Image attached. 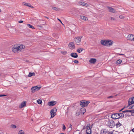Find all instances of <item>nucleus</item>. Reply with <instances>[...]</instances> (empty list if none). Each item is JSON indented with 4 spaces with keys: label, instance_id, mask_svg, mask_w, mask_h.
I'll use <instances>...</instances> for the list:
<instances>
[{
    "label": "nucleus",
    "instance_id": "obj_12",
    "mask_svg": "<svg viewBox=\"0 0 134 134\" xmlns=\"http://www.w3.org/2000/svg\"><path fill=\"white\" fill-rule=\"evenodd\" d=\"M56 104L55 101L53 100L49 102L48 104V105L49 106H52L55 105Z\"/></svg>",
    "mask_w": 134,
    "mask_h": 134
},
{
    "label": "nucleus",
    "instance_id": "obj_9",
    "mask_svg": "<svg viewBox=\"0 0 134 134\" xmlns=\"http://www.w3.org/2000/svg\"><path fill=\"white\" fill-rule=\"evenodd\" d=\"M18 45H14L12 48V51L14 53L18 51Z\"/></svg>",
    "mask_w": 134,
    "mask_h": 134
},
{
    "label": "nucleus",
    "instance_id": "obj_3",
    "mask_svg": "<svg viewBox=\"0 0 134 134\" xmlns=\"http://www.w3.org/2000/svg\"><path fill=\"white\" fill-rule=\"evenodd\" d=\"M108 126L110 128H112L115 126L114 121L112 120H109L108 122Z\"/></svg>",
    "mask_w": 134,
    "mask_h": 134
},
{
    "label": "nucleus",
    "instance_id": "obj_30",
    "mask_svg": "<svg viewBox=\"0 0 134 134\" xmlns=\"http://www.w3.org/2000/svg\"><path fill=\"white\" fill-rule=\"evenodd\" d=\"M42 101L41 100L39 99L37 100V103L39 104H41L42 103Z\"/></svg>",
    "mask_w": 134,
    "mask_h": 134
},
{
    "label": "nucleus",
    "instance_id": "obj_20",
    "mask_svg": "<svg viewBox=\"0 0 134 134\" xmlns=\"http://www.w3.org/2000/svg\"><path fill=\"white\" fill-rule=\"evenodd\" d=\"M108 8L109 9V11L110 12L115 13L116 11L114 9L111 7H109Z\"/></svg>",
    "mask_w": 134,
    "mask_h": 134
},
{
    "label": "nucleus",
    "instance_id": "obj_33",
    "mask_svg": "<svg viewBox=\"0 0 134 134\" xmlns=\"http://www.w3.org/2000/svg\"><path fill=\"white\" fill-rule=\"evenodd\" d=\"M61 53L64 55H66L67 53V52L66 51H63L61 52Z\"/></svg>",
    "mask_w": 134,
    "mask_h": 134
},
{
    "label": "nucleus",
    "instance_id": "obj_48",
    "mask_svg": "<svg viewBox=\"0 0 134 134\" xmlns=\"http://www.w3.org/2000/svg\"><path fill=\"white\" fill-rule=\"evenodd\" d=\"M132 111V110H128V112H131V113Z\"/></svg>",
    "mask_w": 134,
    "mask_h": 134
},
{
    "label": "nucleus",
    "instance_id": "obj_40",
    "mask_svg": "<svg viewBox=\"0 0 134 134\" xmlns=\"http://www.w3.org/2000/svg\"><path fill=\"white\" fill-rule=\"evenodd\" d=\"M74 62L75 63L77 64L79 63V61L78 60H75L74 61Z\"/></svg>",
    "mask_w": 134,
    "mask_h": 134
},
{
    "label": "nucleus",
    "instance_id": "obj_17",
    "mask_svg": "<svg viewBox=\"0 0 134 134\" xmlns=\"http://www.w3.org/2000/svg\"><path fill=\"white\" fill-rule=\"evenodd\" d=\"M70 56L74 58H76L78 57V55L76 53H72L70 54Z\"/></svg>",
    "mask_w": 134,
    "mask_h": 134
},
{
    "label": "nucleus",
    "instance_id": "obj_25",
    "mask_svg": "<svg viewBox=\"0 0 134 134\" xmlns=\"http://www.w3.org/2000/svg\"><path fill=\"white\" fill-rule=\"evenodd\" d=\"M107 40H101V43L102 45L106 46Z\"/></svg>",
    "mask_w": 134,
    "mask_h": 134
},
{
    "label": "nucleus",
    "instance_id": "obj_1",
    "mask_svg": "<svg viewBox=\"0 0 134 134\" xmlns=\"http://www.w3.org/2000/svg\"><path fill=\"white\" fill-rule=\"evenodd\" d=\"M82 37L81 36H77L75 37L74 41L75 44L77 45L80 44Z\"/></svg>",
    "mask_w": 134,
    "mask_h": 134
},
{
    "label": "nucleus",
    "instance_id": "obj_34",
    "mask_svg": "<svg viewBox=\"0 0 134 134\" xmlns=\"http://www.w3.org/2000/svg\"><path fill=\"white\" fill-rule=\"evenodd\" d=\"M52 8L53 9L55 10L58 11L59 10V9L56 7H52Z\"/></svg>",
    "mask_w": 134,
    "mask_h": 134
},
{
    "label": "nucleus",
    "instance_id": "obj_43",
    "mask_svg": "<svg viewBox=\"0 0 134 134\" xmlns=\"http://www.w3.org/2000/svg\"><path fill=\"white\" fill-rule=\"evenodd\" d=\"M83 109H84V110L83 111V112L82 113L83 114L85 112L86 110L84 108H83Z\"/></svg>",
    "mask_w": 134,
    "mask_h": 134
},
{
    "label": "nucleus",
    "instance_id": "obj_46",
    "mask_svg": "<svg viewBox=\"0 0 134 134\" xmlns=\"http://www.w3.org/2000/svg\"><path fill=\"white\" fill-rule=\"evenodd\" d=\"M111 19L112 20H115V18L113 17H111Z\"/></svg>",
    "mask_w": 134,
    "mask_h": 134
},
{
    "label": "nucleus",
    "instance_id": "obj_32",
    "mask_svg": "<svg viewBox=\"0 0 134 134\" xmlns=\"http://www.w3.org/2000/svg\"><path fill=\"white\" fill-rule=\"evenodd\" d=\"M27 26L29 28H31L32 29H35L34 27L33 26H32V25H31L30 24H28L27 25Z\"/></svg>",
    "mask_w": 134,
    "mask_h": 134
},
{
    "label": "nucleus",
    "instance_id": "obj_15",
    "mask_svg": "<svg viewBox=\"0 0 134 134\" xmlns=\"http://www.w3.org/2000/svg\"><path fill=\"white\" fill-rule=\"evenodd\" d=\"M96 59L95 58H91L89 60V62L91 64H94L96 62Z\"/></svg>",
    "mask_w": 134,
    "mask_h": 134
},
{
    "label": "nucleus",
    "instance_id": "obj_14",
    "mask_svg": "<svg viewBox=\"0 0 134 134\" xmlns=\"http://www.w3.org/2000/svg\"><path fill=\"white\" fill-rule=\"evenodd\" d=\"M91 127H90V126L87 128L86 130V132L87 134H90L91 133Z\"/></svg>",
    "mask_w": 134,
    "mask_h": 134
},
{
    "label": "nucleus",
    "instance_id": "obj_50",
    "mask_svg": "<svg viewBox=\"0 0 134 134\" xmlns=\"http://www.w3.org/2000/svg\"><path fill=\"white\" fill-rule=\"evenodd\" d=\"M131 131L134 132V128Z\"/></svg>",
    "mask_w": 134,
    "mask_h": 134
},
{
    "label": "nucleus",
    "instance_id": "obj_29",
    "mask_svg": "<svg viewBox=\"0 0 134 134\" xmlns=\"http://www.w3.org/2000/svg\"><path fill=\"white\" fill-rule=\"evenodd\" d=\"M90 124H88L86 127L84 126L83 128V129H87V128L90 126Z\"/></svg>",
    "mask_w": 134,
    "mask_h": 134
},
{
    "label": "nucleus",
    "instance_id": "obj_31",
    "mask_svg": "<svg viewBox=\"0 0 134 134\" xmlns=\"http://www.w3.org/2000/svg\"><path fill=\"white\" fill-rule=\"evenodd\" d=\"M18 134H25V133L23 130H21L19 131Z\"/></svg>",
    "mask_w": 134,
    "mask_h": 134
},
{
    "label": "nucleus",
    "instance_id": "obj_10",
    "mask_svg": "<svg viewBox=\"0 0 134 134\" xmlns=\"http://www.w3.org/2000/svg\"><path fill=\"white\" fill-rule=\"evenodd\" d=\"M103 131V134H113V132L109 131L106 129H104L102 130Z\"/></svg>",
    "mask_w": 134,
    "mask_h": 134
},
{
    "label": "nucleus",
    "instance_id": "obj_41",
    "mask_svg": "<svg viewBox=\"0 0 134 134\" xmlns=\"http://www.w3.org/2000/svg\"><path fill=\"white\" fill-rule=\"evenodd\" d=\"M113 96H110L108 97H107V98L108 99L110 98H113Z\"/></svg>",
    "mask_w": 134,
    "mask_h": 134
},
{
    "label": "nucleus",
    "instance_id": "obj_7",
    "mask_svg": "<svg viewBox=\"0 0 134 134\" xmlns=\"http://www.w3.org/2000/svg\"><path fill=\"white\" fill-rule=\"evenodd\" d=\"M133 97H132L130 98L129 100L128 101V106L126 107H128L130 105H131L134 103V100H133Z\"/></svg>",
    "mask_w": 134,
    "mask_h": 134
},
{
    "label": "nucleus",
    "instance_id": "obj_52",
    "mask_svg": "<svg viewBox=\"0 0 134 134\" xmlns=\"http://www.w3.org/2000/svg\"><path fill=\"white\" fill-rule=\"evenodd\" d=\"M132 109H134V105L132 106Z\"/></svg>",
    "mask_w": 134,
    "mask_h": 134
},
{
    "label": "nucleus",
    "instance_id": "obj_53",
    "mask_svg": "<svg viewBox=\"0 0 134 134\" xmlns=\"http://www.w3.org/2000/svg\"><path fill=\"white\" fill-rule=\"evenodd\" d=\"M93 124H92V125H91V126H90V127H91V128H92V126H93Z\"/></svg>",
    "mask_w": 134,
    "mask_h": 134
},
{
    "label": "nucleus",
    "instance_id": "obj_56",
    "mask_svg": "<svg viewBox=\"0 0 134 134\" xmlns=\"http://www.w3.org/2000/svg\"><path fill=\"white\" fill-rule=\"evenodd\" d=\"M60 134H64L63 133H61Z\"/></svg>",
    "mask_w": 134,
    "mask_h": 134
},
{
    "label": "nucleus",
    "instance_id": "obj_27",
    "mask_svg": "<svg viewBox=\"0 0 134 134\" xmlns=\"http://www.w3.org/2000/svg\"><path fill=\"white\" fill-rule=\"evenodd\" d=\"M119 114V116H120V117L123 118L124 117V115L122 113H120Z\"/></svg>",
    "mask_w": 134,
    "mask_h": 134
},
{
    "label": "nucleus",
    "instance_id": "obj_49",
    "mask_svg": "<svg viewBox=\"0 0 134 134\" xmlns=\"http://www.w3.org/2000/svg\"><path fill=\"white\" fill-rule=\"evenodd\" d=\"M129 109H132V106H131V107H130L129 108Z\"/></svg>",
    "mask_w": 134,
    "mask_h": 134
},
{
    "label": "nucleus",
    "instance_id": "obj_8",
    "mask_svg": "<svg viewBox=\"0 0 134 134\" xmlns=\"http://www.w3.org/2000/svg\"><path fill=\"white\" fill-rule=\"evenodd\" d=\"M127 38V39L129 40L134 41V35L132 34L128 35Z\"/></svg>",
    "mask_w": 134,
    "mask_h": 134
},
{
    "label": "nucleus",
    "instance_id": "obj_19",
    "mask_svg": "<svg viewBox=\"0 0 134 134\" xmlns=\"http://www.w3.org/2000/svg\"><path fill=\"white\" fill-rule=\"evenodd\" d=\"M106 43V46L111 45L113 44V42L110 40H107Z\"/></svg>",
    "mask_w": 134,
    "mask_h": 134
},
{
    "label": "nucleus",
    "instance_id": "obj_51",
    "mask_svg": "<svg viewBox=\"0 0 134 134\" xmlns=\"http://www.w3.org/2000/svg\"><path fill=\"white\" fill-rule=\"evenodd\" d=\"M125 107H124V108H123L122 109H121V110H120V111H121L122 110L124 109V108Z\"/></svg>",
    "mask_w": 134,
    "mask_h": 134
},
{
    "label": "nucleus",
    "instance_id": "obj_44",
    "mask_svg": "<svg viewBox=\"0 0 134 134\" xmlns=\"http://www.w3.org/2000/svg\"><path fill=\"white\" fill-rule=\"evenodd\" d=\"M123 113L128 112V110H126L122 111Z\"/></svg>",
    "mask_w": 134,
    "mask_h": 134
},
{
    "label": "nucleus",
    "instance_id": "obj_36",
    "mask_svg": "<svg viewBox=\"0 0 134 134\" xmlns=\"http://www.w3.org/2000/svg\"><path fill=\"white\" fill-rule=\"evenodd\" d=\"M66 129V127L63 124V129L64 130H65Z\"/></svg>",
    "mask_w": 134,
    "mask_h": 134
},
{
    "label": "nucleus",
    "instance_id": "obj_42",
    "mask_svg": "<svg viewBox=\"0 0 134 134\" xmlns=\"http://www.w3.org/2000/svg\"><path fill=\"white\" fill-rule=\"evenodd\" d=\"M6 95L5 94H0V97H3V96H5Z\"/></svg>",
    "mask_w": 134,
    "mask_h": 134
},
{
    "label": "nucleus",
    "instance_id": "obj_26",
    "mask_svg": "<svg viewBox=\"0 0 134 134\" xmlns=\"http://www.w3.org/2000/svg\"><path fill=\"white\" fill-rule=\"evenodd\" d=\"M35 75V73L34 72L31 73V72H30L28 75V76L29 77H31L32 76H34Z\"/></svg>",
    "mask_w": 134,
    "mask_h": 134
},
{
    "label": "nucleus",
    "instance_id": "obj_54",
    "mask_svg": "<svg viewBox=\"0 0 134 134\" xmlns=\"http://www.w3.org/2000/svg\"><path fill=\"white\" fill-rule=\"evenodd\" d=\"M120 55H124V54H120Z\"/></svg>",
    "mask_w": 134,
    "mask_h": 134
},
{
    "label": "nucleus",
    "instance_id": "obj_45",
    "mask_svg": "<svg viewBox=\"0 0 134 134\" xmlns=\"http://www.w3.org/2000/svg\"><path fill=\"white\" fill-rule=\"evenodd\" d=\"M58 19L59 21L60 22V23H61L62 24H63H63L62 23V22L60 20V19H58H58Z\"/></svg>",
    "mask_w": 134,
    "mask_h": 134
},
{
    "label": "nucleus",
    "instance_id": "obj_35",
    "mask_svg": "<svg viewBox=\"0 0 134 134\" xmlns=\"http://www.w3.org/2000/svg\"><path fill=\"white\" fill-rule=\"evenodd\" d=\"M11 126L12 128H13V129L15 128L16 127V126L15 125H13V124L11 125Z\"/></svg>",
    "mask_w": 134,
    "mask_h": 134
},
{
    "label": "nucleus",
    "instance_id": "obj_47",
    "mask_svg": "<svg viewBox=\"0 0 134 134\" xmlns=\"http://www.w3.org/2000/svg\"><path fill=\"white\" fill-rule=\"evenodd\" d=\"M19 23H22L23 22V21H19Z\"/></svg>",
    "mask_w": 134,
    "mask_h": 134
},
{
    "label": "nucleus",
    "instance_id": "obj_13",
    "mask_svg": "<svg viewBox=\"0 0 134 134\" xmlns=\"http://www.w3.org/2000/svg\"><path fill=\"white\" fill-rule=\"evenodd\" d=\"M18 51L21 50L22 49H24L25 48V46L24 45L21 44L20 45H18Z\"/></svg>",
    "mask_w": 134,
    "mask_h": 134
},
{
    "label": "nucleus",
    "instance_id": "obj_39",
    "mask_svg": "<svg viewBox=\"0 0 134 134\" xmlns=\"http://www.w3.org/2000/svg\"><path fill=\"white\" fill-rule=\"evenodd\" d=\"M72 127V125H71V124H70L69 125V128H70L71 129V130Z\"/></svg>",
    "mask_w": 134,
    "mask_h": 134
},
{
    "label": "nucleus",
    "instance_id": "obj_18",
    "mask_svg": "<svg viewBox=\"0 0 134 134\" xmlns=\"http://www.w3.org/2000/svg\"><path fill=\"white\" fill-rule=\"evenodd\" d=\"M26 102L25 101H24L22 102L20 105L19 106V107L20 108H21L25 106L26 105Z\"/></svg>",
    "mask_w": 134,
    "mask_h": 134
},
{
    "label": "nucleus",
    "instance_id": "obj_5",
    "mask_svg": "<svg viewBox=\"0 0 134 134\" xmlns=\"http://www.w3.org/2000/svg\"><path fill=\"white\" fill-rule=\"evenodd\" d=\"M41 87H38L37 86H36L32 87L31 90L32 92L34 93L36 91L39 90Z\"/></svg>",
    "mask_w": 134,
    "mask_h": 134
},
{
    "label": "nucleus",
    "instance_id": "obj_23",
    "mask_svg": "<svg viewBox=\"0 0 134 134\" xmlns=\"http://www.w3.org/2000/svg\"><path fill=\"white\" fill-rule=\"evenodd\" d=\"M115 126L116 128H118L119 127H121V126H122V125L118 121L115 125Z\"/></svg>",
    "mask_w": 134,
    "mask_h": 134
},
{
    "label": "nucleus",
    "instance_id": "obj_4",
    "mask_svg": "<svg viewBox=\"0 0 134 134\" xmlns=\"http://www.w3.org/2000/svg\"><path fill=\"white\" fill-rule=\"evenodd\" d=\"M57 109L55 108H53L51 110V118H53L56 115L55 113L57 111Z\"/></svg>",
    "mask_w": 134,
    "mask_h": 134
},
{
    "label": "nucleus",
    "instance_id": "obj_2",
    "mask_svg": "<svg viewBox=\"0 0 134 134\" xmlns=\"http://www.w3.org/2000/svg\"><path fill=\"white\" fill-rule=\"evenodd\" d=\"M89 103V101L82 100L80 102V104L82 107H84L87 106Z\"/></svg>",
    "mask_w": 134,
    "mask_h": 134
},
{
    "label": "nucleus",
    "instance_id": "obj_11",
    "mask_svg": "<svg viewBox=\"0 0 134 134\" xmlns=\"http://www.w3.org/2000/svg\"><path fill=\"white\" fill-rule=\"evenodd\" d=\"M69 46L71 49H74L75 48V44L73 42H70Z\"/></svg>",
    "mask_w": 134,
    "mask_h": 134
},
{
    "label": "nucleus",
    "instance_id": "obj_6",
    "mask_svg": "<svg viewBox=\"0 0 134 134\" xmlns=\"http://www.w3.org/2000/svg\"><path fill=\"white\" fill-rule=\"evenodd\" d=\"M119 114L118 113H115L111 115V118L113 119H117L120 118L119 116Z\"/></svg>",
    "mask_w": 134,
    "mask_h": 134
},
{
    "label": "nucleus",
    "instance_id": "obj_37",
    "mask_svg": "<svg viewBox=\"0 0 134 134\" xmlns=\"http://www.w3.org/2000/svg\"><path fill=\"white\" fill-rule=\"evenodd\" d=\"M132 111H132L131 113V115L132 116H134V110H132Z\"/></svg>",
    "mask_w": 134,
    "mask_h": 134
},
{
    "label": "nucleus",
    "instance_id": "obj_28",
    "mask_svg": "<svg viewBox=\"0 0 134 134\" xmlns=\"http://www.w3.org/2000/svg\"><path fill=\"white\" fill-rule=\"evenodd\" d=\"M122 62V60L120 59H119L116 61V64H120Z\"/></svg>",
    "mask_w": 134,
    "mask_h": 134
},
{
    "label": "nucleus",
    "instance_id": "obj_16",
    "mask_svg": "<svg viewBox=\"0 0 134 134\" xmlns=\"http://www.w3.org/2000/svg\"><path fill=\"white\" fill-rule=\"evenodd\" d=\"M79 3L80 5L85 6L86 7H88V4L82 2H79Z\"/></svg>",
    "mask_w": 134,
    "mask_h": 134
},
{
    "label": "nucleus",
    "instance_id": "obj_24",
    "mask_svg": "<svg viewBox=\"0 0 134 134\" xmlns=\"http://www.w3.org/2000/svg\"><path fill=\"white\" fill-rule=\"evenodd\" d=\"M83 50H84V49L83 48H78L77 49V51L79 53H80Z\"/></svg>",
    "mask_w": 134,
    "mask_h": 134
},
{
    "label": "nucleus",
    "instance_id": "obj_22",
    "mask_svg": "<svg viewBox=\"0 0 134 134\" xmlns=\"http://www.w3.org/2000/svg\"><path fill=\"white\" fill-rule=\"evenodd\" d=\"M22 4L23 5L28 6L30 7H33L32 6H31L30 4L27 3L25 2H23L22 3Z\"/></svg>",
    "mask_w": 134,
    "mask_h": 134
},
{
    "label": "nucleus",
    "instance_id": "obj_38",
    "mask_svg": "<svg viewBox=\"0 0 134 134\" xmlns=\"http://www.w3.org/2000/svg\"><path fill=\"white\" fill-rule=\"evenodd\" d=\"M119 17L120 19H122L124 18V17L122 15H120L119 16Z\"/></svg>",
    "mask_w": 134,
    "mask_h": 134
},
{
    "label": "nucleus",
    "instance_id": "obj_21",
    "mask_svg": "<svg viewBox=\"0 0 134 134\" xmlns=\"http://www.w3.org/2000/svg\"><path fill=\"white\" fill-rule=\"evenodd\" d=\"M80 18L82 19V20H83L84 21H87L88 20V18H87L86 16H80Z\"/></svg>",
    "mask_w": 134,
    "mask_h": 134
},
{
    "label": "nucleus",
    "instance_id": "obj_55",
    "mask_svg": "<svg viewBox=\"0 0 134 134\" xmlns=\"http://www.w3.org/2000/svg\"><path fill=\"white\" fill-rule=\"evenodd\" d=\"M1 9H0V12H1Z\"/></svg>",
    "mask_w": 134,
    "mask_h": 134
}]
</instances>
